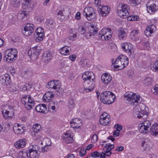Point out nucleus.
<instances>
[{
	"mask_svg": "<svg viewBox=\"0 0 158 158\" xmlns=\"http://www.w3.org/2000/svg\"><path fill=\"white\" fill-rule=\"evenodd\" d=\"M107 31H106L107 32L105 35H103L104 36L101 37V39L103 40H108L110 39L112 36V32L111 29L109 28H107Z\"/></svg>",
	"mask_w": 158,
	"mask_h": 158,
	"instance_id": "72a5a7b5",
	"label": "nucleus"
},
{
	"mask_svg": "<svg viewBox=\"0 0 158 158\" xmlns=\"http://www.w3.org/2000/svg\"><path fill=\"white\" fill-rule=\"evenodd\" d=\"M26 144L25 139H22L18 141L15 144V147L18 148H23Z\"/></svg>",
	"mask_w": 158,
	"mask_h": 158,
	"instance_id": "2f4dec72",
	"label": "nucleus"
},
{
	"mask_svg": "<svg viewBox=\"0 0 158 158\" xmlns=\"http://www.w3.org/2000/svg\"><path fill=\"white\" fill-rule=\"evenodd\" d=\"M68 106L70 108H72L75 105V102L74 99L70 98L68 101Z\"/></svg>",
	"mask_w": 158,
	"mask_h": 158,
	"instance_id": "864d4df0",
	"label": "nucleus"
},
{
	"mask_svg": "<svg viewBox=\"0 0 158 158\" xmlns=\"http://www.w3.org/2000/svg\"><path fill=\"white\" fill-rule=\"evenodd\" d=\"M28 153L30 158H38L40 155V152H38L28 151Z\"/></svg>",
	"mask_w": 158,
	"mask_h": 158,
	"instance_id": "37998d69",
	"label": "nucleus"
},
{
	"mask_svg": "<svg viewBox=\"0 0 158 158\" xmlns=\"http://www.w3.org/2000/svg\"><path fill=\"white\" fill-rule=\"evenodd\" d=\"M95 23L90 25V27L91 29L90 30V32L87 33L85 34V37L86 38L89 39L91 38L92 35L95 36L97 35L99 29Z\"/></svg>",
	"mask_w": 158,
	"mask_h": 158,
	"instance_id": "6e6552de",
	"label": "nucleus"
},
{
	"mask_svg": "<svg viewBox=\"0 0 158 158\" xmlns=\"http://www.w3.org/2000/svg\"><path fill=\"white\" fill-rule=\"evenodd\" d=\"M141 145L144 150L148 151L152 148V144L150 141L147 139L142 142Z\"/></svg>",
	"mask_w": 158,
	"mask_h": 158,
	"instance_id": "5701e85b",
	"label": "nucleus"
},
{
	"mask_svg": "<svg viewBox=\"0 0 158 158\" xmlns=\"http://www.w3.org/2000/svg\"><path fill=\"white\" fill-rule=\"evenodd\" d=\"M106 148V150L105 151V152L106 153H107L108 152H111V150L114 148V144H111L110 143L106 144L104 146Z\"/></svg>",
	"mask_w": 158,
	"mask_h": 158,
	"instance_id": "a18cd8bd",
	"label": "nucleus"
},
{
	"mask_svg": "<svg viewBox=\"0 0 158 158\" xmlns=\"http://www.w3.org/2000/svg\"><path fill=\"white\" fill-rule=\"evenodd\" d=\"M22 74L23 77L26 79H29L32 75V71L29 70L24 71L22 73Z\"/></svg>",
	"mask_w": 158,
	"mask_h": 158,
	"instance_id": "79ce46f5",
	"label": "nucleus"
},
{
	"mask_svg": "<svg viewBox=\"0 0 158 158\" xmlns=\"http://www.w3.org/2000/svg\"><path fill=\"white\" fill-rule=\"evenodd\" d=\"M71 126L74 128H79L82 125L81 121L77 118L72 119L70 122Z\"/></svg>",
	"mask_w": 158,
	"mask_h": 158,
	"instance_id": "f3484780",
	"label": "nucleus"
},
{
	"mask_svg": "<svg viewBox=\"0 0 158 158\" xmlns=\"http://www.w3.org/2000/svg\"><path fill=\"white\" fill-rule=\"evenodd\" d=\"M11 82V79L10 75L5 74L0 76V83L4 85H8Z\"/></svg>",
	"mask_w": 158,
	"mask_h": 158,
	"instance_id": "4468645a",
	"label": "nucleus"
},
{
	"mask_svg": "<svg viewBox=\"0 0 158 158\" xmlns=\"http://www.w3.org/2000/svg\"><path fill=\"white\" fill-rule=\"evenodd\" d=\"M107 28H104L102 29L99 32L98 34V36L99 37H100L101 39L102 36H104V35L106 34L107 32L106 31H107Z\"/></svg>",
	"mask_w": 158,
	"mask_h": 158,
	"instance_id": "bf43d9fd",
	"label": "nucleus"
},
{
	"mask_svg": "<svg viewBox=\"0 0 158 158\" xmlns=\"http://www.w3.org/2000/svg\"><path fill=\"white\" fill-rule=\"evenodd\" d=\"M101 80L102 83L105 84H109L112 80V77L107 73L103 74L101 76Z\"/></svg>",
	"mask_w": 158,
	"mask_h": 158,
	"instance_id": "393cba45",
	"label": "nucleus"
},
{
	"mask_svg": "<svg viewBox=\"0 0 158 158\" xmlns=\"http://www.w3.org/2000/svg\"><path fill=\"white\" fill-rule=\"evenodd\" d=\"M100 153L96 151L91 154V156L93 158H96L99 157Z\"/></svg>",
	"mask_w": 158,
	"mask_h": 158,
	"instance_id": "338daca9",
	"label": "nucleus"
},
{
	"mask_svg": "<svg viewBox=\"0 0 158 158\" xmlns=\"http://www.w3.org/2000/svg\"><path fill=\"white\" fill-rule=\"evenodd\" d=\"M32 129L34 132L37 133L41 129V126L40 124L36 123L33 125Z\"/></svg>",
	"mask_w": 158,
	"mask_h": 158,
	"instance_id": "de8ad7c7",
	"label": "nucleus"
},
{
	"mask_svg": "<svg viewBox=\"0 0 158 158\" xmlns=\"http://www.w3.org/2000/svg\"><path fill=\"white\" fill-rule=\"evenodd\" d=\"M71 48L70 47L64 46L61 48L60 50V53L63 55H66L69 54V50Z\"/></svg>",
	"mask_w": 158,
	"mask_h": 158,
	"instance_id": "4c0bfd02",
	"label": "nucleus"
},
{
	"mask_svg": "<svg viewBox=\"0 0 158 158\" xmlns=\"http://www.w3.org/2000/svg\"><path fill=\"white\" fill-rule=\"evenodd\" d=\"M127 33L126 29L120 28L118 30V33L119 39L121 40L126 39L127 36Z\"/></svg>",
	"mask_w": 158,
	"mask_h": 158,
	"instance_id": "6ab92c4d",
	"label": "nucleus"
},
{
	"mask_svg": "<svg viewBox=\"0 0 158 158\" xmlns=\"http://www.w3.org/2000/svg\"><path fill=\"white\" fill-rule=\"evenodd\" d=\"M82 78L85 82L86 81H89L90 80H92V81H94V80L95 78L94 73L90 71L85 72L83 74Z\"/></svg>",
	"mask_w": 158,
	"mask_h": 158,
	"instance_id": "ddd939ff",
	"label": "nucleus"
},
{
	"mask_svg": "<svg viewBox=\"0 0 158 158\" xmlns=\"http://www.w3.org/2000/svg\"><path fill=\"white\" fill-rule=\"evenodd\" d=\"M65 11L64 10H59L57 13V18L60 21H63L65 19Z\"/></svg>",
	"mask_w": 158,
	"mask_h": 158,
	"instance_id": "ea45409f",
	"label": "nucleus"
},
{
	"mask_svg": "<svg viewBox=\"0 0 158 158\" xmlns=\"http://www.w3.org/2000/svg\"><path fill=\"white\" fill-rule=\"evenodd\" d=\"M33 25L31 23H27L25 25L23 33L26 36L30 35L34 31Z\"/></svg>",
	"mask_w": 158,
	"mask_h": 158,
	"instance_id": "1a4fd4ad",
	"label": "nucleus"
},
{
	"mask_svg": "<svg viewBox=\"0 0 158 158\" xmlns=\"http://www.w3.org/2000/svg\"><path fill=\"white\" fill-rule=\"evenodd\" d=\"M83 14L85 16L86 18L90 21L93 19L96 16L94 9L91 7L85 8L84 10Z\"/></svg>",
	"mask_w": 158,
	"mask_h": 158,
	"instance_id": "0eeeda50",
	"label": "nucleus"
},
{
	"mask_svg": "<svg viewBox=\"0 0 158 158\" xmlns=\"http://www.w3.org/2000/svg\"><path fill=\"white\" fill-rule=\"evenodd\" d=\"M138 34V32L137 30H133L130 33V36L133 40H135L136 42L139 43L140 41V38H139L140 40H139V38H137V37Z\"/></svg>",
	"mask_w": 158,
	"mask_h": 158,
	"instance_id": "f704fd0d",
	"label": "nucleus"
},
{
	"mask_svg": "<svg viewBox=\"0 0 158 158\" xmlns=\"http://www.w3.org/2000/svg\"><path fill=\"white\" fill-rule=\"evenodd\" d=\"M156 31V26L154 25H151L146 28V30L144 32L147 36H151V34L155 32Z\"/></svg>",
	"mask_w": 158,
	"mask_h": 158,
	"instance_id": "4be33fe9",
	"label": "nucleus"
},
{
	"mask_svg": "<svg viewBox=\"0 0 158 158\" xmlns=\"http://www.w3.org/2000/svg\"><path fill=\"white\" fill-rule=\"evenodd\" d=\"M64 136V140L67 143H72L73 142V139L70 133H66Z\"/></svg>",
	"mask_w": 158,
	"mask_h": 158,
	"instance_id": "c9c22d12",
	"label": "nucleus"
},
{
	"mask_svg": "<svg viewBox=\"0 0 158 158\" xmlns=\"http://www.w3.org/2000/svg\"><path fill=\"white\" fill-rule=\"evenodd\" d=\"M21 101L25 108L28 110L33 108L35 104V101L33 98L29 95L23 96L21 99Z\"/></svg>",
	"mask_w": 158,
	"mask_h": 158,
	"instance_id": "7ed1b4c3",
	"label": "nucleus"
},
{
	"mask_svg": "<svg viewBox=\"0 0 158 158\" xmlns=\"http://www.w3.org/2000/svg\"><path fill=\"white\" fill-rule=\"evenodd\" d=\"M31 147L32 148H31L29 149L28 151L32 152H38L39 148L38 146L37 145H32L31 146Z\"/></svg>",
	"mask_w": 158,
	"mask_h": 158,
	"instance_id": "69168bd1",
	"label": "nucleus"
},
{
	"mask_svg": "<svg viewBox=\"0 0 158 158\" xmlns=\"http://www.w3.org/2000/svg\"><path fill=\"white\" fill-rule=\"evenodd\" d=\"M154 2L153 0H151L147 4V10L148 13L151 14H153L157 10L156 5L154 3Z\"/></svg>",
	"mask_w": 158,
	"mask_h": 158,
	"instance_id": "f8f14e48",
	"label": "nucleus"
},
{
	"mask_svg": "<svg viewBox=\"0 0 158 158\" xmlns=\"http://www.w3.org/2000/svg\"><path fill=\"white\" fill-rule=\"evenodd\" d=\"M151 126V123L148 120H145L142 123L139 131L142 133L145 134L149 131V128Z\"/></svg>",
	"mask_w": 158,
	"mask_h": 158,
	"instance_id": "9d476101",
	"label": "nucleus"
},
{
	"mask_svg": "<svg viewBox=\"0 0 158 158\" xmlns=\"http://www.w3.org/2000/svg\"><path fill=\"white\" fill-rule=\"evenodd\" d=\"M23 127V125H17V126L14 127L13 130L14 132L16 134H21L24 131Z\"/></svg>",
	"mask_w": 158,
	"mask_h": 158,
	"instance_id": "c85d7f7f",
	"label": "nucleus"
},
{
	"mask_svg": "<svg viewBox=\"0 0 158 158\" xmlns=\"http://www.w3.org/2000/svg\"><path fill=\"white\" fill-rule=\"evenodd\" d=\"M44 141L45 142H48V143L46 144L44 147L42 148L41 151L43 152H47L49 150L48 146H50L51 143V140L48 138H45L44 139Z\"/></svg>",
	"mask_w": 158,
	"mask_h": 158,
	"instance_id": "58836bf2",
	"label": "nucleus"
},
{
	"mask_svg": "<svg viewBox=\"0 0 158 158\" xmlns=\"http://www.w3.org/2000/svg\"><path fill=\"white\" fill-rule=\"evenodd\" d=\"M78 31L81 34H84L86 32L85 28L83 26H80L78 28Z\"/></svg>",
	"mask_w": 158,
	"mask_h": 158,
	"instance_id": "e2e57ef3",
	"label": "nucleus"
},
{
	"mask_svg": "<svg viewBox=\"0 0 158 158\" xmlns=\"http://www.w3.org/2000/svg\"><path fill=\"white\" fill-rule=\"evenodd\" d=\"M139 104L138 105V107L140 109L141 112L143 113L144 114H147L148 112L147 110V108L146 107L145 105L143 103L141 102L139 103Z\"/></svg>",
	"mask_w": 158,
	"mask_h": 158,
	"instance_id": "a19ab883",
	"label": "nucleus"
},
{
	"mask_svg": "<svg viewBox=\"0 0 158 158\" xmlns=\"http://www.w3.org/2000/svg\"><path fill=\"white\" fill-rule=\"evenodd\" d=\"M31 87V85L28 83H26L24 85L21 87L20 89L22 91H25L29 90Z\"/></svg>",
	"mask_w": 158,
	"mask_h": 158,
	"instance_id": "49530a36",
	"label": "nucleus"
},
{
	"mask_svg": "<svg viewBox=\"0 0 158 158\" xmlns=\"http://www.w3.org/2000/svg\"><path fill=\"white\" fill-rule=\"evenodd\" d=\"M54 96V94L51 91L47 92L43 96V100L44 102H49Z\"/></svg>",
	"mask_w": 158,
	"mask_h": 158,
	"instance_id": "a878e982",
	"label": "nucleus"
},
{
	"mask_svg": "<svg viewBox=\"0 0 158 158\" xmlns=\"http://www.w3.org/2000/svg\"><path fill=\"white\" fill-rule=\"evenodd\" d=\"M42 60L45 63L49 62L52 58V54L48 51L44 52L42 56Z\"/></svg>",
	"mask_w": 158,
	"mask_h": 158,
	"instance_id": "b1692460",
	"label": "nucleus"
},
{
	"mask_svg": "<svg viewBox=\"0 0 158 158\" xmlns=\"http://www.w3.org/2000/svg\"><path fill=\"white\" fill-rule=\"evenodd\" d=\"M117 13L118 16L123 18H127L130 10L129 7L126 4H119L118 7Z\"/></svg>",
	"mask_w": 158,
	"mask_h": 158,
	"instance_id": "20e7f679",
	"label": "nucleus"
},
{
	"mask_svg": "<svg viewBox=\"0 0 158 158\" xmlns=\"http://www.w3.org/2000/svg\"><path fill=\"white\" fill-rule=\"evenodd\" d=\"M54 80L50 81L48 82L46 87L48 89L51 88L54 89Z\"/></svg>",
	"mask_w": 158,
	"mask_h": 158,
	"instance_id": "680f3d73",
	"label": "nucleus"
},
{
	"mask_svg": "<svg viewBox=\"0 0 158 158\" xmlns=\"http://www.w3.org/2000/svg\"><path fill=\"white\" fill-rule=\"evenodd\" d=\"M17 54V51L14 48L8 49L5 52V57L6 60L8 62H11L15 59L14 58L16 57Z\"/></svg>",
	"mask_w": 158,
	"mask_h": 158,
	"instance_id": "39448f33",
	"label": "nucleus"
},
{
	"mask_svg": "<svg viewBox=\"0 0 158 158\" xmlns=\"http://www.w3.org/2000/svg\"><path fill=\"white\" fill-rule=\"evenodd\" d=\"M150 132L152 135H158V123H154L151 127Z\"/></svg>",
	"mask_w": 158,
	"mask_h": 158,
	"instance_id": "7c9ffc66",
	"label": "nucleus"
},
{
	"mask_svg": "<svg viewBox=\"0 0 158 158\" xmlns=\"http://www.w3.org/2000/svg\"><path fill=\"white\" fill-rule=\"evenodd\" d=\"M49 108L52 109L53 110H55L56 107L57 106V104L56 102L54 101H51L49 102Z\"/></svg>",
	"mask_w": 158,
	"mask_h": 158,
	"instance_id": "603ef678",
	"label": "nucleus"
},
{
	"mask_svg": "<svg viewBox=\"0 0 158 158\" xmlns=\"http://www.w3.org/2000/svg\"><path fill=\"white\" fill-rule=\"evenodd\" d=\"M9 108L11 110L12 109V111H10L6 110H5L2 111V114L3 117L6 119H9V118L11 119L14 115V113L13 111L14 110L13 107L9 106Z\"/></svg>",
	"mask_w": 158,
	"mask_h": 158,
	"instance_id": "a211bd4d",
	"label": "nucleus"
},
{
	"mask_svg": "<svg viewBox=\"0 0 158 158\" xmlns=\"http://www.w3.org/2000/svg\"><path fill=\"white\" fill-rule=\"evenodd\" d=\"M28 154L27 151H23L19 153L20 156L19 158H29Z\"/></svg>",
	"mask_w": 158,
	"mask_h": 158,
	"instance_id": "13d9d810",
	"label": "nucleus"
},
{
	"mask_svg": "<svg viewBox=\"0 0 158 158\" xmlns=\"http://www.w3.org/2000/svg\"><path fill=\"white\" fill-rule=\"evenodd\" d=\"M119 56H118L114 63V67L115 69L119 68L118 69L121 70L123 69V64H121L120 59H119Z\"/></svg>",
	"mask_w": 158,
	"mask_h": 158,
	"instance_id": "e433bc0d",
	"label": "nucleus"
},
{
	"mask_svg": "<svg viewBox=\"0 0 158 158\" xmlns=\"http://www.w3.org/2000/svg\"><path fill=\"white\" fill-rule=\"evenodd\" d=\"M115 97L113 93L110 91H106L101 94L100 99L103 103L110 104L114 102Z\"/></svg>",
	"mask_w": 158,
	"mask_h": 158,
	"instance_id": "f257e3e1",
	"label": "nucleus"
},
{
	"mask_svg": "<svg viewBox=\"0 0 158 158\" xmlns=\"http://www.w3.org/2000/svg\"><path fill=\"white\" fill-rule=\"evenodd\" d=\"M35 110L37 112L46 113L47 112L46 106L45 104H39L37 105L35 107Z\"/></svg>",
	"mask_w": 158,
	"mask_h": 158,
	"instance_id": "bb28decb",
	"label": "nucleus"
},
{
	"mask_svg": "<svg viewBox=\"0 0 158 158\" xmlns=\"http://www.w3.org/2000/svg\"><path fill=\"white\" fill-rule=\"evenodd\" d=\"M89 60L86 59H81L80 61L81 66L83 67H86L89 63Z\"/></svg>",
	"mask_w": 158,
	"mask_h": 158,
	"instance_id": "09e8293b",
	"label": "nucleus"
},
{
	"mask_svg": "<svg viewBox=\"0 0 158 158\" xmlns=\"http://www.w3.org/2000/svg\"><path fill=\"white\" fill-rule=\"evenodd\" d=\"M100 124H102L103 125H106L110 122V119L109 118L105 119H103V120H100Z\"/></svg>",
	"mask_w": 158,
	"mask_h": 158,
	"instance_id": "4d7b16f0",
	"label": "nucleus"
},
{
	"mask_svg": "<svg viewBox=\"0 0 158 158\" xmlns=\"http://www.w3.org/2000/svg\"><path fill=\"white\" fill-rule=\"evenodd\" d=\"M139 19V17L137 15H129L128 16L127 20L129 21H138Z\"/></svg>",
	"mask_w": 158,
	"mask_h": 158,
	"instance_id": "8fccbe9b",
	"label": "nucleus"
},
{
	"mask_svg": "<svg viewBox=\"0 0 158 158\" xmlns=\"http://www.w3.org/2000/svg\"><path fill=\"white\" fill-rule=\"evenodd\" d=\"M132 47L131 44L127 43L123 44L122 46L123 51L129 53L128 55L129 56H131L133 53V49Z\"/></svg>",
	"mask_w": 158,
	"mask_h": 158,
	"instance_id": "dca6fc26",
	"label": "nucleus"
},
{
	"mask_svg": "<svg viewBox=\"0 0 158 158\" xmlns=\"http://www.w3.org/2000/svg\"><path fill=\"white\" fill-rule=\"evenodd\" d=\"M11 3L14 7H18L20 4V0H12Z\"/></svg>",
	"mask_w": 158,
	"mask_h": 158,
	"instance_id": "6e6d98bb",
	"label": "nucleus"
},
{
	"mask_svg": "<svg viewBox=\"0 0 158 158\" xmlns=\"http://www.w3.org/2000/svg\"><path fill=\"white\" fill-rule=\"evenodd\" d=\"M119 59H120L121 64H123L122 68H124L127 66L129 63L128 58L126 56L122 55L119 56Z\"/></svg>",
	"mask_w": 158,
	"mask_h": 158,
	"instance_id": "c756f323",
	"label": "nucleus"
},
{
	"mask_svg": "<svg viewBox=\"0 0 158 158\" xmlns=\"http://www.w3.org/2000/svg\"><path fill=\"white\" fill-rule=\"evenodd\" d=\"M98 10L99 14L102 16H105L109 13L110 9L106 6H98Z\"/></svg>",
	"mask_w": 158,
	"mask_h": 158,
	"instance_id": "2eb2a0df",
	"label": "nucleus"
},
{
	"mask_svg": "<svg viewBox=\"0 0 158 158\" xmlns=\"http://www.w3.org/2000/svg\"><path fill=\"white\" fill-rule=\"evenodd\" d=\"M151 69L154 72L158 71V60H156L151 65Z\"/></svg>",
	"mask_w": 158,
	"mask_h": 158,
	"instance_id": "c03bdc74",
	"label": "nucleus"
},
{
	"mask_svg": "<svg viewBox=\"0 0 158 158\" xmlns=\"http://www.w3.org/2000/svg\"><path fill=\"white\" fill-rule=\"evenodd\" d=\"M23 2V8L25 9H27L29 11L33 7V5L31 3V0H24Z\"/></svg>",
	"mask_w": 158,
	"mask_h": 158,
	"instance_id": "cd10ccee",
	"label": "nucleus"
},
{
	"mask_svg": "<svg viewBox=\"0 0 158 158\" xmlns=\"http://www.w3.org/2000/svg\"><path fill=\"white\" fill-rule=\"evenodd\" d=\"M48 27L49 29L53 28L55 27L56 23L53 19H47L45 23Z\"/></svg>",
	"mask_w": 158,
	"mask_h": 158,
	"instance_id": "473e14b6",
	"label": "nucleus"
},
{
	"mask_svg": "<svg viewBox=\"0 0 158 158\" xmlns=\"http://www.w3.org/2000/svg\"><path fill=\"white\" fill-rule=\"evenodd\" d=\"M35 32V34L44 33V30L42 27H39L36 29Z\"/></svg>",
	"mask_w": 158,
	"mask_h": 158,
	"instance_id": "774afa93",
	"label": "nucleus"
},
{
	"mask_svg": "<svg viewBox=\"0 0 158 158\" xmlns=\"http://www.w3.org/2000/svg\"><path fill=\"white\" fill-rule=\"evenodd\" d=\"M29 11L23 10L19 12L17 16L18 20L21 22H25L27 20L28 18Z\"/></svg>",
	"mask_w": 158,
	"mask_h": 158,
	"instance_id": "9b49d317",
	"label": "nucleus"
},
{
	"mask_svg": "<svg viewBox=\"0 0 158 158\" xmlns=\"http://www.w3.org/2000/svg\"><path fill=\"white\" fill-rule=\"evenodd\" d=\"M94 81L90 80L89 81H85L84 83V88L86 92H90L92 91L94 87V84L93 83Z\"/></svg>",
	"mask_w": 158,
	"mask_h": 158,
	"instance_id": "aec40b11",
	"label": "nucleus"
},
{
	"mask_svg": "<svg viewBox=\"0 0 158 158\" xmlns=\"http://www.w3.org/2000/svg\"><path fill=\"white\" fill-rule=\"evenodd\" d=\"M151 91L154 94L158 96V84L152 88Z\"/></svg>",
	"mask_w": 158,
	"mask_h": 158,
	"instance_id": "0e129e2a",
	"label": "nucleus"
},
{
	"mask_svg": "<svg viewBox=\"0 0 158 158\" xmlns=\"http://www.w3.org/2000/svg\"><path fill=\"white\" fill-rule=\"evenodd\" d=\"M54 89H59L61 86V83L58 81L54 80Z\"/></svg>",
	"mask_w": 158,
	"mask_h": 158,
	"instance_id": "052dcab7",
	"label": "nucleus"
},
{
	"mask_svg": "<svg viewBox=\"0 0 158 158\" xmlns=\"http://www.w3.org/2000/svg\"><path fill=\"white\" fill-rule=\"evenodd\" d=\"M152 82V79L149 77H146L144 81V84L147 85H150Z\"/></svg>",
	"mask_w": 158,
	"mask_h": 158,
	"instance_id": "5fc2aeb1",
	"label": "nucleus"
},
{
	"mask_svg": "<svg viewBox=\"0 0 158 158\" xmlns=\"http://www.w3.org/2000/svg\"><path fill=\"white\" fill-rule=\"evenodd\" d=\"M124 99L130 102L131 104L138 103L142 101V98L139 95H137L131 92H126L124 95Z\"/></svg>",
	"mask_w": 158,
	"mask_h": 158,
	"instance_id": "f03ea898",
	"label": "nucleus"
},
{
	"mask_svg": "<svg viewBox=\"0 0 158 158\" xmlns=\"http://www.w3.org/2000/svg\"><path fill=\"white\" fill-rule=\"evenodd\" d=\"M40 51V47L37 45L32 48H31L28 52V56L33 61L35 60L37 58Z\"/></svg>",
	"mask_w": 158,
	"mask_h": 158,
	"instance_id": "423d86ee",
	"label": "nucleus"
},
{
	"mask_svg": "<svg viewBox=\"0 0 158 158\" xmlns=\"http://www.w3.org/2000/svg\"><path fill=\"white\" fill-rule=\"evenodd\" d=\"M136 108H134L133 115L136 118H142L144 119L145 118H147V115L144 114L143 113L141 112V111H136Z\"/></svg>",
	"mask_w": 158,
	"mask_h": 158,
	"instance_id": "412c9836",
	"label": "nucleus"
},
{
	"mask_svg": "<svg viewBox=\"0 0 158 158\" xmlns=\"http://www.w3.org/2000/svg\"><path fill=\"white\" fill-rule=\"evenodd\" d=\"M34 35L35 37L38 39V40L39 41H42L44 37V33H42L38 34H35V32L34 33Z\"/></svg>",
	"mask_w": 158,
	"mask_h": 158,
	"instance_id": "3c124183",
	"label": "nucleus"
}]
</instances>
